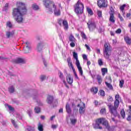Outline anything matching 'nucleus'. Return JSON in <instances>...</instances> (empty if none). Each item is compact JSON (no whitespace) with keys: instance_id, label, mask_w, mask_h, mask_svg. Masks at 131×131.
I'll use <instances>...</instances> for the list:
<instances>
[{"instance_id":"obj_1","label":"nucleus","mask_w":131,"mask_h":131,"mask_svg":"<svg viewBox=\"0 0 131 131\" xmlns=\"http://www.w3.org/2000/svg\"><path fill=\"white\" fill-rule=\"evenodd\" d=\"M17 6H18L17 8L12 10V16L17 23L21 24L23 23V15L27 13V8L25 4L22 2L17 3Z\"/></svg>"},{"instance_id":"obj_2","label":"nucleus","mask_w":131,"mask_h":131,"mask_svg":"<svg viewBox=\"0 0 131 131\" xmlns=\"http://www.w3.org/2000/svg\"><path fill=\"white\" fill-rule=\"evenodd\" d=\"M115 101H114V105L110 103H107L106 105L108 107L109 112L111 115H113L114 117L118 116V112L117 109L119 106V95H116L115 96Z\"/></svg>"},{"instance_id":"obj_3","label":"nucleus","mask_w":131,"mask_h":131,"mask_svg":"<svg viewBox=\"0 0 131 131\" xmlns=\"http://www.w3.org/2000/svg\"><path fill=\"white\" fill-rule=\"evenodd\" d=\"M104 57L105 59L109 60L112 53V47L109 43L105 42L103 49Z\"/></svg>"},{"instance_id":"obj_4","label":"nucleus","mask_w":131,"mask_h":131,"mask_svg":"<svg viewBox=\"0 0 131 131\" xmlns=\"http://www.w3.org/2000/svg\"><path fill=\"white\" fill-rule=\"evenodd\" d=\"M74 11L77 15H80V14H82L83 13V9H84V6L83 4L80 2V1H78L77 3L74 5Z\"/></svg>"},{"instance_id":"obj_5","label":"nucleus","mask_w":131,"mask_h":131,"mask_svg":"<svg viewBox=\"0 0 131 131\" xmlns=\"http://www.w3.org/2000/svg\"><path fill=\"white\" fill-rule=\"evenodd\" d=\"M73 56L74 59H76V65L78 69L80 75H83V72L82 71V68H81V66H80V63L79 62V60H78V56L77 55V53L75 52H74L73 53Z\"/></svg>"},{"instance_id":"obj_6","label":"nucleus","mask_w":131,"mask_h":131,"mask_svg":"<svg viewBox=\"0 0 131 131\" xmlns=\"http://www.w3.org/2000/svg\"><path fill=\"white\" fill-rule=\"evenodd\" d=\"M45 7L46 8L49 14H53V9L51 7H53V2L50 0L42 1Z\"/></svg>"},{"instance_id":"obj_7","label":"nucleus","mask_w":131,"mask_h":131,"mask_svg":"<svg viewBox=\"0 0 131 131\" xmlns=\"http://www.w3.org/2000/svg\"><path fill=\"white\" fill-rule=\"evenodd\" d=\"M87 25H88V28L90 31H93L94 29H96V23L93 19H89Z\"/></svg>"},{"instance_id":"obj_8","label":"nucleus","mask_w":131,"mask_h":131,"mask_svg":"<svg viewBox=\"0 0 131 131\" xmlns=\"http://www.w3.org/2000/svg\"><path fill=\"white\" fill-rule=\"evenodd\" d=\"M46 45H47L44 42H39L37 44L36 50L37 52L38 53H41L43 49H45V47H46Z\"/></svg>"},{"instance_id":"obj_9","label":"nucleus","mask_w":131,"mask_h":131,"mask_svg":"<svg viewBox=\"0 0 131 131\" xmlns=\"http://www.w3.org/2000/svg\"><path fill=\"white\" fill-rule=\"evenodd\" d=\"M97 5L99 8H107L108 7V1L107 0H98Z\"/></svg>"},{"instance_id":"obj_10","label":"nucleus","mask_w":131,"mask_h":131,"mask_svg":"<svg viewBox=\"0 0 131 131\" xmlns=\"http://www.w3.org/2000/svg\"><path fill=\"white\" fill-rule=\"evenodd\" d=\"M24 51L25 54H28V53L30 52V51H31V44L30 42L28 41L26 42V45L24 48Z\"/></svg>"},{"instance_id":"obj_11","label":"nucleus","mask_w":131,"mask_h":131,"mask_svg":"<svg viewBox=\"0 0 131 131\" xmlns=\"http://www.w3.org/2000/svg\"><path fill=\"white\" fill-rule=\"evenodd\" d=\"M52 7L53 10L54 12V15H55V16H60V15H61V11L59 8H57L55 3L52 4Z\"/></svg>"},{"instance_id":"obj_12","label":"nucleus","mask_w":131,"mask_h":131,"mask_svg":"<svg viewBox=\"0 0 131 131\" xmlns=\"http://www.w3.org/2000/svg\"><path fill=\"white\" fill-rule=\"evenodd\" d=\"M102 123V121L101 120L100 118L97 119L96 120V123L94 125H93L94 128L95 129H102V126H100V124Z\"/></svg>"},{"instance_id":"obj_13","label":"nucleus","mask_w":131,"mask_h":131,"mask_svg":"<svg viewBox=\"0 0 131 131\" xmlns=\"http://www.w3.org/2000/svg\"><path fill=\"white\" fill-rule=\"evenodd\" d=\"M100 120H101V124H102V125H105L106 128H107L108 130H110V126L108 124V121H107L104 118H101Z\"/></svg>"},{"instance_id":"obj_14","label":"nucleus","mask_w":131,"mask_h":131,"mask_svg":"<svg viewBox=\"0 0 131 131\" xmlns=\"http://www.w3.org/2000/svg\"><path fill=\"white\" fill-rule=\"evenodd\" d=\"M14 34H15V32L13 31H7L6 32V35L7 38H10V37H13V36H14Z\"/></svg>"},{"instance_id":"obj_15","label":"nucleus","mask_w":131,"mask_h":131,"mask_svg":"<svg viewBox=\"0 0 131 131\" xmlns=\"http://www.w3.org/2000/svg\"><path fill=\"white\" fill-rule=\"evenodd\" d=\"M15 63L18 64H26V60L24 58H19L15 60Z\"/></svg>"},{"instance_id":"obj_16","label":"nucleus","mask_w":131,"mask_h":131,"mask_svg":"<svg viewBox=\"0 0 131 131\" xmlns=\"http://www.w3.org/2000/svg\"><path fill=\"white\" fill-rule=\"evenodd\" d=\"M67 80L70 84H72L73 82V77H72V75L70 74L68 75L67 77Z\"/></svg>"},{"instance_id":"obj_17","label":"nucleus","mask_w":131,"mask_h":131,"mask_svg":"<svg viewBox=\"0 0 131 131\" xmlns=\"http://www.w3.org/2000/svg\"><path fill=\"white\" fill-rule=\"evenodd\" d=\"M53 101H54V97L52 96H48L47 97V102L48 104H52Z\"/></svg>"},{"instance_id":"obj_18","label":"nucleus","mask_w":131,"mask_h":131,"mask_svg":"<svg viewBox=\"0 0 131 131\" xmlns=\"http://www.w3.org/2000/svg\"><path fill=\"white\" fill-rule=\"evenodd\" d=\"M66 109L67 113L69 114H71L72 112L71 107H70V105H69V103H67L66 105Z\"/></svg>"},{"instance_id":"obj_19","label":"nucleus","mask_w":131,"mask_h":131,"mask_svg":"<svg viewBox=\"0 0 131 131\" xmlns=\"http://www.w3.org/2000/svg\"><path fill=\"white\" fill-rule=\"evenodd\" d=\"M82 104H83V106H80L79 110V113H80V114H83L84 113V111L85 110L84 108L85 104H84V103H82Z\"/></svg>"},{"instance_id":"obj_20","label":"nucleus","mask_w":131,"mask_h":131,"mask_svg":"<svg viewBox=\"0 0 131 131\" xmlns=\"http://www.w3.org/2000/svg\"><path fill=\"white\" fill-rule=\"evenodd\" d=\"M8 92L10 93V94H13V93H15V87H14L13 85L10 86L8 88Z\"/></svg>"},{"instance_id":"obj_21","label":"nucleus","mask_w":131,"mask_h":131,"mask_svg":"<svg viewBox=\"0 0 131 131\" xmlns=\"http://www.w3.org/2000/svg\"><path fill=\"white\" fill-rule=\"evenodd\" d=\"M62 25L64 26V29L65 30H68V23L67 22V20H63L62 21Z\"/></svg>"},{"instance_id":"obj_22","label":"nucleus","mask_w":131,"mask_h":131,"mask_svg":"<svg viewBox=\"0 0 131 131\" xmlns=\"http://www.w3.org/2000/svg\"><path fill=\"white\" fill-rule=\"evenodd\" d=\"M86 11L90 16H93V15H94V12H93V10H92V9L89 7H86Z\"/></svg>"},{"instance_id":"obj_23","label":"nucleus","mask_w":131,"mask_h":131,"mask_svg":"<svg viewBox=\"0 0 131 131\" xmlns=\"http://www.w3.org/2000/svg\"><path fill=\"white\" fill-rule=\"evenodd\" d=\"M32 9L34 10V11H37V10L39 9V7L37 6V5L35 3L32 5Z\"/></svg>"},{"instance_id":"obj_24","label":"nucleus","mask_w":131,"mask_h":131,"mask_svg":"<svg viewBox=\"0 0 131 131\" xmlns=\"http://www.w3.org/2000/svg\"><path fill=\"white\" fill-rule=\"evenodd\" d=\"M124 40H125V41L126 42L127 44L130 45V43H131V39L129 37H128L127 36L125 37H124Z\"/></svg>"},{"instance_id":"obj_25","label":"nucleus","mask_w":131,"mask_h":131,"mask_svg":"<svg viewBox=\"0 0 131 131\" xmlns=\"http://www.w3.org/2000/svg\"><path fill=\"white\" fill-rule=\"evenodd\" d=\"M110 21L112 23H115V19H114V14H110Z\"/></svg>"},{"instance_id":"obj_26","label":"nucleus","mask_w":131,"mask_h":131,"mask_svg":"<svg viewBox=\"0 0 131 131\" xmlns=\"http://www.w3.org/2000/svg\"><path fill=\"white\" fill-rule=\"evenodd\" d=\"M97 79L98 81L99 84H101V83H102V81L103 80V79H102V78H101V76L98 75L97 76Z\"/></svg>"},{"instance_id":"obj_27","label":"nucleus","mask_w":131,"mask_h":131,"mask_svg":"<svg viewBox=\"0 0 131 131\" xmlns=\"http://www.w3.org/2000/svg\"><path fill=\"white\" fill-rule=\"evenodd\" d=\"M101 72H102L103 76H104L105 74H106V73L108 72V70L107 69V68H102L101 69Z\"/></svg>"},{"instance_id":"obj_28","label":"nucleus","mask_w":131,"mask_h":131,"mask_svg":"<svg viewBox=\"0 0 131 131\" xmlns=\"http://www.w3.org/2000/svg\"><path fill=\"white\" fill-rule=\"evenodd\" d=\"M38 129L39 131H43V126L40 123H39L38 124Z\"/></svg>"},{"instance_id":"obj_29","label":"nucleus","mask_w":131,"mask_h":131,"mask_svg":"<svg viewBox=\"0 0 131 131\" xmlns=\"http://www.w3.org/2000/svg\"><path fill=\"white\" fill-rule=\"evenodd\" d=\"M69 40L72 42H75V38L73 36V35H71L69 37Z\"/></svg>"},{"instance_id":"obj_30","label":"nucleus","mask_w":131,"mask_h":131,"mask_svg":"<svg viewBox=\"0 0 131 131\" xmlns=\"http://www.w3.org/2000/svg\"><path fill=\"white\" fill-rule=\"evenodd\" d=\"M7 27H9V28H13V24L11 21H7L6 23Z\"/></svg>"},{"instance_id":"obj_31","label":"nucleus","mask_w":131,"mask_h":131,"mask_svg":"<svg viewBox=\"0 0 131 131\" xmlns=\"http://www.w3.org/2000/svg\"><path fill=\"white\" fill-rule=\"evenodd\" d=\"M91 92H93L94 94H97V93H98V88H92L91 89Z\"/></svg>"},{"instance_id":"obj_32","label":"nucleus","mask_w":131,"mask_h":131,"mask_svg":"<svg viewBox=\"0 0 131 131\" xmlns=\"http://www.w3.org/2000/svg\"><path fill=\"white\" fill-rule=\"evenodd\" d=\"M58 76L59 78H60V79H64V75H63L62 73L61 72H58Z\"/></svg>"},{"instance_id":"obj_33","label":"nucleus","mask_w":131,"mask_h":131,"mask_svg":"<svg viewBox=\"0 0 131 131\" xmlns=\"http://www.w3.org/2000/svg\"><path fill=\"white\" fill-rule=\"evenodd\" d=\"M105 84H106V86L110 89V90H113V86H112V85H111V84H110L107 82H105Z\"/></svg>"},{"instance_id":"obj_34","label":"nucleus","mask_w":131,"mask_h":131,"mask_svg":"<svg viewBox=\"0 0 131 131\" xmlns=\"http://www.w3.org/2000/svg\"><path fill=\"white\" fill-rule=\"evenodd\" d=\"M120 114L122 117V118H125V112H124V110H122L120 112Z\"/></svg>"},{"instance_id":"obj_35","label":"nucleus","mask_w":131,"mask_h":131,"mask_svg":"<svg viewBox=\"0 0 131 131\" xmlns=\"http://www.w3.org/2000/svg\"><path fill=\"white\" fill-rule=\"evenodd\" d=\"M35 113H39L40 112V108L36 106L35 107Z\"/></svg>"},{"instance_id":"obj_36","label":"nucleus","mask_w":131,"mask_h":131,"mask_svg":"<svg viewBox=\"0 0 131 131\" xmlns=\"http://www.w3.org/2000/svg\"><path fill=\"white\" fill-rule=\"evenodd\" d=\"M98 63L99 66H102L103 64V60L101 58L99 59L98 61Z\"/></svg>"},{"instance_id":"obj_37","label":"nucleus","mask_w":131,"mask_h":131,"mask_svg":"<svg viewBox=\"0 0 131 131\" xmlns=\"http://www.w3.org/2000/svg\"><path fill=\"white\" fill-rule=\"evenodd\" d=\"M46 78H47V77L45 75H42L40 76V79L41 81H43Z\"/></svg>"},{"instance_id":"obj_38","label":"nucleus","mask_w":131,"mask_h":131,"mask_svg":"<svg viewBox=\"0 0 131 131\" xmlns=\"http://www.w3.org/2000/svg\"><path fill=\"white\" fill-rule=\"evenodd\" d=\"M26 129L28 131H34V127L29 126Z\"/></svg>"},{"instance_id":"obj_39","label":"nucleus","mask_w":131,"mask_h":131,"mask_svg":"<svg viewBox=\"0 0 131 131\" xmlns=\"http://www.w3.org/2000/svg\"><path fill=\"white\" fill-rule=\"evenodd\" d=\"M99 95H100V96L104 97V96H105V91L103 90H100L99 92Z\"/></svg>"},{"instance_id":"obj_40","label":"nucleus","mask_w":131,"mask_h":131,"mask_svg":"<svg viewBox=\"0 0 131 131\" xmlns=\"http://www.w3.org/2000/svg\"><path fill=\"white\" fill-rule=\"evenodd\" d=\"M69 67H71V68H72L73 71H74V70H75V69H74V67H73V64H72V62H69L68 63Z\"/></svg>"},{"instance_id":"obj_41","label":"nucleus","mask_w":131,"mask_h":131,"mask_svg":"<svg viewBox=\"0 0 131 131\" xmlns=\"http://www.w3.org/2000/svg\"><path fill=\"white\" fill-rule=\"evenodd\" d=\"M11 122L13 124V125H14V126L15 127H18V125H17V124L16 123V122H15V120L11 119Z\"/></svg>"},{"instance_id":"obj_42","label":"nucleus","mask_w":131,"mask_h":131,"mask_svg":"<svg viewBox=\"0 0 131 131\" xmlns=\"http://www.w3.org/2000/svg\"><path fill=\"white\" fill-rule=\"evenodd\" d=\"M114 15V10H113V8L111 7L110 8V15Z\"/></svg>"},{"instance_id":"obj_43","label":"nucleus","mask_w":131,"mask_h":131,"mask_svg":"<svg viewBox=\"0 0 131 131\" xmlns=\"http://www.w3.org/2000/svg\"><path fill=\"white\" fill-rule=\"evenodd\" d=\"M42 61H43V63L45 67H48V63L47 62V61L46 60V59H45V58H42Z\"/></svg>"},{"instance_id":"obj_44","label":"nucleus","mask_w":131,"mask_h":131,"mask_svg":"<svg viewBox=\"0 0 131 131\" xmlns=\"http://www.w3.org/2000/svg\"><path fill=\"white\" fill-rule=\"evenodd\" d=\"M97 15H98V16L99 17V18H101L102 17V11H100V10H98L97 11Z\"/></svg>"},{"instance_id":"obj_45","label":"nucleus","mask_w":131,"mask_h":131,"mask_svg":"<svg viewBox=\"0 0 131 131\" xmlns=\"http://www.w3.org/2000/svg\"><path fill=\"white\" fill-rule=\"evenodd\" d=\"M124 83V81L123 80H121L120 81V87L122 88V86H123V84Z\"/></svg>"},{"instance_id":"obj_46","label":"nucleus","mask_w":131,"mask_h":131,"mask_svg":"<svg viewBox=\"0 0 131 131\" xmlns=\"http://www.w3.org/2000/svg\"><path fill=\"white\" fill-rule=\"evenodd\" d=\"M100 113L101 114H105L106 113V108H104L100 110Z\"/></svg>"},{"instance_id":"obj_47","label":"nucleus","mask_w":131,"mask_h":131,"mask_svg":"<svg viewBox=\"0 0 131 131\" xmlns=\"http://www.w3.org/2000/svg\"><path fill=\"white\" fill-rule=\"evenodd\" d=\"M8 7H9V4L8 3H6L5 4V7L3 8V11H7V10H8Z\"/></svg>"},{"instance_id":"obj_48","label":"nucleus","mask_w":131,"mask_h":131,"mask_svg":"<svg viewBox=\"0 0 131 131\" xmlns=\"http://www.w3.org/2000/svg\"><path fill=\"white\" fill-rule=\"evenodd\" d=\"M28 114L29 115L30 117H31V114H32V110H29L27 111Z\"/></svg>"},{"instance_id":"obj_49","label":"nucleus","mask_w":131,"mask_h":131,"mask_svg":"<svg viewBox=\"0 0 131 131\" xmlns=\"http://www.w3.org/2000/svg\"><path fill=\"white\" fill-rule=\"evenodd\" d=\"M118 17H119L120 21H123L124 20V19H123V17H122L121 16V15L120 14V13H118Z\"/></svg>"},{"instance_id":"obj_50","label":"nucleus","mask_w":131,"mask_h":131,"mask_svg":"<svg viewBox=\"0 0 131 131\" xmlns=\"http://www.w3.org/2000/svg\"><path fill=\"white\" fill-rule=\"evenodd\" d=\"M126 6V5L125 4H124L123 5H122L121 7H120V10L121 11H124V8H125V7Z\"/></svg>"},{"instance_id":"obj_51","label":"nucleus","mask_w":131,"mask_h":131,"mask_svg":"<svg viewBox=\"0 0 131 131\" xmlns=\"http://www.w3.org/2000/svg\"><path fill=\"white\" fill-rule=\"evenodd\" d=\"M81 36L82 38H84V39H86V36L85 35V34L83 32H81Z\"/></svg>"},{"instance_id":"obj_52","label":"nucleus","mask_w":131,"mask_h":131,"mask_svg":"<svg viewBox=\"0 0 131 131\" xmlns=\"http://www.w3.org/2000/svg\"><path fill=\"white\" fill-rule=\"evenodd\" d=\"M6 106H8V108L9 109V110H10V111H13V110H14V108L11 105L6 104Z\"/></svg>"},{"instance_id":"obj_53","label":"nucleus","mask_w":131,"mask_h":131,"mask_svg":"<svg viewBox=\"0 0 131 131\" xmlns=\"http://www.w3.org/2000/svg\"><path fill=\"white\" fill-rule=\"evenodd\" d=\"M108 102H113V98L111 96H109L107 98Z\"/></svg>"},{"instance_id":"obj_54","label":"nucleus","mask_w":131,"mask_h":131,"mask_svg":"<svg viewBox=\"0 0 131 131\" xmlns=\"http://www.w3.org/2000/svg\"><path fill=\"white\" fill-rule=\"evenodd\" d=\"M70 120L71 121L72 124H75V123H76V119H71Z\"/></svg>"},{"instance_id":"obj_55","label":"nucleus","mask_w":131,"mask_h":131,"mask_svg":"<svg viewBox=\"0 0 131 131\" xmlns=\"http://www.w3.org/2000/svg\"><path fill=\"white\" fill-rule=\"evenodd\" d=\"M73 72H74V74L75 76V78L77 79H78V76H77V74H76V72L75 71V70L73 71Z\"/></svg>"},{"instance_id":"obj_56","label":"nucleus","mask_w":131,"mask_h":131,"mask_svg":"<svg viewBox=\"0 0 131 131\" xmlns=\"http://www.w3.org/2000/svg\"><path fill=\"white\" fill-rule=\"evenodd\" d=\"M127 120H128V121H131V113L129 114V115L128 116V117L127 118Z\"/></svg>"},{"instance_id":"obj_57","label":"nucleus","mask_w":131,"mask_h":131,"mask_svg":"<svg viewBox=\"0 0 131 131\" xmlns=\"http://www.w3.org/2000/svg\"><path fill=\"white\" fill-rule=\"evenodd\" d=\"M82 58L84 60H88V56H86V55L85 54L82 55Z\"/></svg>"},{"instance_id":"obj_58","label":"nucleus","mask_w":131,"mask_h":131,"mask_svg":"<svg viewBox=\"0 0 131 131\" xmlns=\"http://www.w3.org/2000/svg\"><path fill=\"white\" fill-rule=\"evenodd\" d=\"M62 23H63V20L61 19H58V24H59V25H62Z\"/></svg>"},{"instance_id":"obj_59","label":"nucleus","mask_w":131,"mask_h":131,"mask_svg":"<svg viewBox=\"0 0 131 131\" xmlns=\"http://www.w3.org/2000/svg\"><path fill=\"white\" fill-rule=\"evenodd\" d=\"M70 46L72 47V48H74V47H75V43H74V42H72L70 43Z\"/></svg>"},{"instance_id":"obj_60","label":"nucleus","mask_w":131,"mask_h":131,"mask_svg":"<svg viewBox=\"0 0 131 131\" xmlns=\"http://www.w3.org/2000/svg\"><path fill=\"white\" fill-rule=\"evenodd\" d=\"M58 127V125H52V128L56 129V128Z\"/></svg>"},{"instance_id":"obj_61","label":"nucleus","mask_w":131,"mask_h":131,"mask_svg":"<svg viewBox=\"0 0 131 131\" xmlns=\"http://www.w3.org/2000/svg\"><path fill=\"white\" fill-rule=\"evenodd\" d=\"M94 104H95V106H98L99 105V101H98L97 100H95Z\"/></svg>"},{"instance_id":"obj_62","label":"nucleus","mask_w":131,"mask_h":131,"mask_svg":"<svg viewBox=\"0 0 131 131\" xmlns=\"http://www.w3.org/2000/svg\"><path fill=\"white\" fill-rule=\"evenodd\" d=\"M96 53H97V54H101V51H100V49H99L97 48V49H96Z\"/></svg>"},{"instance_id":"obj_63","label":"nucleus","mask_w":131,"mask_h":131,"mask_svg":"<svg viewBox=\"0 0 131 131\" xmlns=\"http://www.w3.org/2000/svg\"><path fill=\"white\" fill-rule=\"evenodd\" d=\"M116 32L117 33H121V29H118V30H116Z\"/></svg>"},{"instance_id":"obj_64","label":"nucleus","mask_w":131,"mask_h":131,"mask_svg":"<svg viewBox=\"0 0 131 131\" xmlns=\"http://www.w3.org/2000/svg\"><path fill=\"white\" fill-rule=\"evenodd\" d=\"M77 111H78V110L76 109V108L75 107L74 109V112H75V114L76 115L77 114Z\"/></svg>"}]
</instances>
